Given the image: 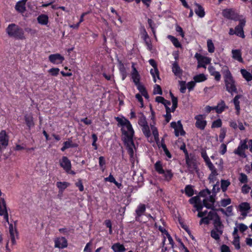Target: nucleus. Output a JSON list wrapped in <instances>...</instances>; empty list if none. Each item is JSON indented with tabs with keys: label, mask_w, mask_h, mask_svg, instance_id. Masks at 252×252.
Segmentation results:
<instances>
[{
	"label": "nucleus",
	"mask_w": 252,
	"mask_h": 252,
	"mask_svg": "<svg viewBox=\"0 0 252 252\" xmlns=\"http://www.w3.org/2000/svg\"><path fill=\"white\" fill-rule=\"evenodd\" d=\"M131 78L133 80V83L135 85H137L140 83V75L135 67L134 64L132 65V72H131Z\"/></svg>",
	"instance_id": "nucleus-17"
},
{
	"label": "nucleus",
	"mask_w": 252,
	"mask_h": 252,
	"mask_svg": "<svg viewBox=\"0 0 252 252\" xmlns=\"http://www.w3.org/2000/svg\"><path fill=\"white\" fill-rule=\"evenodd\" d=\"M55 247L58 248H63V237L57 238L55 239Z\"/></svg>",
	"instance_id": "nucleus-42"
},
{
	"label": "nucleus",
	"mask_w": 252,
	"mask_h": 252,
	"mask_svg": "<svg viewBox=\"0 0 252 252\" xmlns=\"http://www.w3.org/2000/svg\"><path fill=\"white\" fill-rule=\"evenodd\" d=\"M172 71L174 75L178 77L181 78L182 76L183 70L176 62L172 64Z\"/></svg>",
	"instance_id": "nucleus-20"
},
{
	"label": "nucleus",
	"mask_w": 252,
	"mask_h": 252,
	"mask_svg": "<svg viewBox=\"0 0 252 252\" xmlns=\"http://www.w3.org/2000/svg\"><path fill=\"white\" fill-rule=\"evenodd\" d=\"M220 188L219 187V182L218 181L217 183L214 185L213 189L212 190V192L217 194V193L220 192Z\"/></svg>",
	"instance_id": "nucleus-52"
},
{
	"label": "nucleus",
	"mask_w": 252,
	"mask_h": 252,
	"mask_svg": "<svg viewBox=\"0 0 252 252\" xmlns=\"http://www.w3.org/2000/svg\"><path fill=\"white\" fill-rule=\"evenodd\" d=\"M135 86H136L138 90L141 94L147 91L144 86L142 85L141 83L137 85H135Z\"/></svg>",
	"instance_id": "nucleus-57"
},
{
	"label": "nucleus",
	"mask_w": 252,
	"mask_h": 252,
	"mask_svg": "<svg viewBox=\"0 0 252 252\" xmlns=\"http://www.w3.org/2000/svg\"><path fill=\"white\" fill-rule=\"evenodd\" d=\"M111 248L114 252H125L126 251L124 245L119 243L113 244Z\"/></svg>",
	"instance_id": "nucleus-25"
},
{
	"label": "nucleus",
	"mask_w": 252,
	"mask_h": 252,
	"mask_svg": "<svg viewBox=\"0 0 252 252\" xmlns=\"http://www.w3.org/2000/svg\"><path fill=\"white\" fill-rule=\"evenodd\" d=\"M250 209V205L248 202H242L238 206V210L241 212V215L244 217L247 216Z\"/></svg>",
	"instance_id": "nucleus-11"
},
{
	"label": "nucleus",
	"mask_w": 252,
	"mask_h": 252,
	"mask_svg": "<svg viewBox=\"0 0 252 252\" xmlns=\"http://www.w3.org/2000/svg\"><path fill=\"white\" fill-rule=\"evenodd\" d=\"M211 76H214L215 78V80L217 82H219L220 80L221 75L220 72L219 71H216L213 74H212Z\"/></svg>",
	"instance_id": "nucleus-62"
},
{
	"label": "nucleus",
	"mask_w": 252,
	"mask_h": 252,
	"mask_svg": "<svg viewBox=\"0 0 252 252\" xmlns=\"http://www.w3.org/2000/svg\"><path fill=\"white\" fill-rule=\"evenodd\" d=\"M214 229L210 232L211 237L217 241L219 240L220 236L223 233V225L221 222L214 224Z\"/></svg>",
	"instance_id": "nucleus-6"
},
{
	"label": "nucleus",
	"mask_w": 252,
	"mask_h": 252,
	"mask_svg": "<svg viewBox=\"0 0 252 252\" xmlns=\"http://www.w3.org/2000/svg\"><path fill=\"white\" fill-rule=\"evenodd\" d=\"M207 77L203 73H201L196 75H195L193 77V80L195 82V83H199L204 82L207 80Z\"/></svg>",
	"instance_id": "nucleus-34"
},
{
	"label": "nucleus",
	"mask_w": 252,
	"mask_h": 252,
	"mask_svg": "<svg viewBox=\"0 0 252 252\" xmlns=\"http://www.w3.org/2000/svg\"><path fill=\"white\" fill-rule=\"evenodd\" d=\"M6 32L9 36L17 39H24L25 37L22 29L20 28L14 24H10L6 29Z\"/></svg>",
	"instance_id": "nucleus-3"
},
{
	"label": "nucleus",
	"mask_w": 252,
	"mask_h": 252,
	"mask_svg": "<svg viewBox=\"0 0 252 252\" xmlns=\"http://www.w3.org/2000/svg\"><path fill=\"white\" fill-rule=\"evenodd\" d=\"M179 84L180 87V91L181 93L184 94L187 89V85L186 82L184 81H179Z\"/></svg>",
	"instance_id": "nucleus-48"
},
{
	"label": "nucleus",
	"mask_w": 252,
	"mask_h": 252,
	"mask_svg": "<svg viewBox=\"0 0 252 252\" xmlns=\"http://www.w3.org/2000/svg\"><path fill=\"white\" fill-rule=\"evenodd\" d=\"M115 119L118 125L122 126V132L125 135L124 142L125 143H130L131 145H134L133 136L134 131L130 122L124 117L122 118L117 117Z\"/></svg>",
	"instance_id": "nucleus-1"
},
{
	"label": "nucleus",
	"mask_w": 252,
	"mask_h": 252,
	"mask_svg": "<svg viewBox=\"0 0 252 252\" xmlns=\"http://www.w3.org/2000/svg\"><path fill=\"white\" fill-rule=\"evenodd\" d=\"M211 59L207 57H203L200 60H198L197 62V68L203 67L204 68H206V65L210 63Z\"/></svg>",
	"instance_id": "nucleus-21"
},
{
	"label": "nucleus",
	"mask_w": 252,
	"mask_h": 252,
	"mask_svg": "<svg viewBox=\"0 0 252 252\" xmlns=\"http://www.w3.org/2000/svg\"><path fill=\"white\" fill-rule=\"evenodd\" d=\"M146 205L144 204L140 203L135 210V220L138 221L140 218L144 215L146 212Z\"/></svg>",
	"instance_id": "nucleus-12"
},
{
	"label": "nucleus",
	"mask_w": 252,
	"mask_h": 252,
	"mask_svg": "<svg viewBox=\"0 0 252 252\" xmlns=\"http://www.w3.org/2000/svg\"><path fill=\"white\" fill-rule=\"evenodd\" d=\"M8 137L5 130H1L0 132V150L1 151V146L4 148L8 145Z\"/></svg>",
	"instance_id": "nucleus-14"
},
{
	"label": "nucleus",
	"mask_w": 252,
	"mask_h": 252,
	"mask_svg": "<svg viewBox=\"0 0 252 252\" xmlns=\"http://www.w3.org/2000/svg\"><path fill=\"white\" fill-rule=\"evenodd\" d=\"M196 5L197 6V8L194 10L196 14L200 18L204 17L205 13L203 7L197 3L196 4Z\"/></svg>",
	"instance_id": "nucleus-28"
},
{
	"label": "nucleus",
	"mask_w": 252,
	"mask_h": 252,
	"mask_svg": "<svg viewBox=\"0 0 252 252\" xmlns=\"http://www.w3.org/2000/svg\"><path fill=\"white\" fill-rule=\"evenodd\" d=\"M142 131L146 137L149 138L151 136V133L148 125L142 126Z\"/></svg>",
	"instance_id": "nucleus-41"
},
{
	"label": "nucleus",
	"mask_w": 252,
	"mask_h": 252,
	"mask_svg": "<svg viewBox=\"0 0 252 252\" xmlns=\"http://www.w3.org/2000/svg\"><path fill=\"white\" fill-rule=\"evenodd\" d=\"M241 73L243 76V77L247 80L248 82L251 81L252 80V74L248 71L245 69H242L241 70Z\"/></svg>",
	"instance_id": "nucleus-31"
},
{
	"label": "nucleus",
	"mask_w": 252,
	"mask_h": 252,
	"mask_svg": "<svg viewBox=\"0 0 252 252\" xmlns=\"http://www.w3.org/2000/svg\"><path fill=\"white\" fill-rule=\"evenodd\" d=\"M235 31L236 32L235 34L237 36H239L242 38H244L245 37V35L243 28L236 26L235 28Z\"/></svg>",
	"instance_id": "nucleus-40"
},
{
	"label": "nucleus",
	"mask_w": 252,
	"mask_h": 252,
	"mask_svg": "<svg viewBox=\"0 0 252 252\" xmlns=\"http://www.w3.org/2000/svg\"><path fill=\"white\" fill-rule=\"evenodd\" d=\"M250 189L251 188L248 185L245 184L242 187V192L244 194H247L249 192Z\"/></svg>",
	"instance_id": "nucleus-61"
},
{
	"label": "nucleus",
	"mask_w": 252,
	"mask_h": 252,
	"mask_svg": "<svg viewBox=\"0 0 252 252\" xmlns=\"http://www.w3.org/2000/svg\"><path fill=\"white\" fill-rule=\"evenodd\" d=\"M161 147H162L165 155L168 157L169 158H172V155L167 148L166 145L164 143V139H162L161 140Z\"/></svg>",
	"instance_id": "nucleus-36"
},
{
	"label": "nucleus",
	"mask_w": 252,
	"mask_h": 252,
	"mask_svg": "<svg viewBox=\"0 0 252 252\" xmlns=\"http://www.w3.org/2000/svg\"><path fill=\"white\" fill-rule=\"evenodd\" d=\"M214 107L216 112L219 114L222 113L225 109L228 108L225 101L223 100H220V101L218 103L217 106Z\"/></svg>",
	"instance_id": "nucleus-15"
},
{
	"label": "nucleus",
	"mask_w": 252,
	"mask_h": 252,
	"mask_svg": "<svg viewBox=\"0 0 252 252\" xmlns=\"http://www.w3.org/2000/svg\"><path fill=\"white\" fill-rule=\"evenodd\" d=\"M9 231L11 240L13 245L16 244V239L18 237V232L15 226L12 224H9Z\"/></svg>",
	"instance_id": "nucleus-16"
},
{
	"label": "nucleus",
	"mask_w": 252,
	"mask_h": 252,
	"mask_svg": "<svg viewBox=\"0 0 252 252\" xmlns=\"http://www.w3.org/2000/svg\"><path fill=\"white\" fill-rule=\"evenodd\" d=\"M232 58L239 62L243 63V60L242 57V53L240 50L234 49L232 50Z\"/></svg>",
	"instance_id": "nucleus-23"
},
{
	"label": "nucleus",
	"mask_w": 252,
	"mask_h": 252,
	"mask_svg": "<svg viewBox=\"0 0 252 252\" xmlns=\"http://www.w3.org/2000/svg\"><path fill=\"white\" fill-rule=\"evenodd\" d=\"M38 23L41 25H47L49 22V18L47 15L41 14L37 18Z\"/></svg>",
	"instance_id": "nucleus-24"
},
{
	"label": "nucleus",
	"mask_w": 252,
	"mask_h": 252,
	"mask_svg": "<svg viewBox=\"0 0 252 252\" xmlns=\"http://www.w3.org/2000/svg\"><path fill=\"white\" fill-rule=\"evenodd\" d=\"M195 86V82L194 81H191L189 82L187 84V88L189 91H190L193 89Z\"/></svg>",
	"instance_id": "nucleus-58"
},
{
	"label": "nucleus",
	"mask_w": 252,
	"mask_h": 252,
	"mask_svg": "<svg viewBox=\"0 0 252 252\" xmlns=\"http://www.w3.org/2000/svg\"><path fill=\"white\" fill-rule=\"evenodd\" d=\"M75 185L78 188L79 190L80 191H83L84 190V186L83 185L82 181L81 179L78 180V181L75 183Z\"/></svg>",
	"instance_id": "nucleus-56"
},
{
	"label": "nucleus",
	"mask_w": 252,
	"mask_h": 252,
	"mask_svg": "<svg viewBox=\"0 0 252 252\" xmlns=\"http://www.w3.org/2000/svg\"><path fill=\"white\" fill-rule=\"evenodd\" d=\"M186 163L188 168H191L193 169H197V165L196 164V159L195 156L193 154L188 155V158L185 157Z\"/></svg>",
	"instance_id": "nucleus-10"
},
{
	"label": "nucleus",
	"mask_w": 252,
	"mask_h": 252,
	"mask_svg": "<svg viewBox=\"0 0 252 252\" xmlns=\"http://www.w3.org/2000/svg\"><path fill=\"white\" fill-rule=\"evenodd\" d=\"M238 227L240 231L242 233H243L248 229V226L246 224L242 223L239 224Z\"/></svg>",
	"instance_id": "nucleus-60"
},
{
	"label": "nucleus",
	"mask_w": 252,
	"mask_h": 252,
	"mask_svg": "<svg viewBox=\"0 0 252 252\" xmlns=\"http://www.w3.org/2000/svg\"><path fill=\"white\" fill-rule=\"evenodd\" d=\"M208 51L210 53H213L215 51V46L211 39H208L207 41Z\"/></svg>",
	"instance_id": "nucleus-43"
},
{
	"label": "nucleus",
	"mask_w": 252,
	"mask_h": 252,
	"mask_svg": "<svg viewBox=\"0 0 252 252\" xmlns=\"http://www.w3.org/2000/svg\"><path fill=\"white\" fill-rule=\"evenodd\" d=\"M221 72L223 75L226 91L232 95L234 93L237 94L236 83L228 67L223 65L221 67Z\"/></svg>",
	"instance_id": "nucleus-2"
},
{
	"label": "nucleus",
	"mask_w": 252,
	"mask_h": 252,
	"mask_svg": "<svg viewBox=\"0 0 252 252\" xmlns=\"http://www.w3.org/2000/svg\"><path fill=\"white\" fill-rule=\"evenodd\" d=\"M185 193L188 197H191L194 194V190L192 186L187 185L185 188Z\"/></svg>",
	"instance_id": "nucleus-37"
},
{
	"label": "nucleus",
	"mask_w": 252,
	"mask_h": 252,
	"mask_svg": "<svg viewBox=\"0 0 252 252\" xmlns=\"http://www.w3.org/2000/svg\"><path fill=\"white\" fill-rule=\"evenodd\" d=\"M189 201L190 204H194V205H195V204H196L197 203L200 201V199L198 196H195L190 198L189 199Z\"/></svg>",
	"instance_id": "nucleus-51"
},
{
	"label": "nucleus",
	"mask_w": 252,
	"mask_h": 252,
	"mask_svg": "<svg viewBox=\"0 0 252 252\" xmlns=\"http://www.w3.org/2000/svg\"><path fill=\"white\" fill-rule=\"evenodd\" d=\"M170 126L174 129V133L176 137H178L180 135L181 136L185 135L186 132L183 129V125L180 121H178L177 123L172 122Z\"/></svg>",
	"instance_id": "nucleus-9"
},
{
	"label": "nucleus",
	"mask_w": 252,
	"mask_h": 252,
	"mask_svg": "<svg viewBox=\"0 0 252 252\" xmlns=\"http://www.w3.org/2000/svg\"><path fill=\"white\" fill-rule=\"evenodd\" d=\"M150 73H151V75L153 77V81H154V82L155 83H156V81H157L156 77L158 79H160L159 72V71H158V67L157 68H153V69H151V70H150Z\"/></svg>",
	"instance_id": "nucleus-38"
},
{
	"label": "nucleus",
	"mask_w": 252,
	"mask_h": 252,
	"mask_svg": "<svg viewBox=\"0 0 252 252\" xmlns=\"http://www.w3.org/2000/svg\"><path fill=\"white\" fill-rule=\"evenodd\" d=\"M233 206H229L226 208V210L225 211L224 209L222 208H220L219 210L224 215L227 217H230L233 215Z\"/></svg>",
	"instance_id": "nucleus-35"
},
{
	"label": "nucleus",
	"mask_w": 252,
	"mask_h": 252,
	"mask_svg": "<svg viewBox=\"0 0 252 252\" xmlns=\"http://www.w3.org/2000/svg\"><path fill=\"white\" fill-rule=\"evenodd\" d=\"M49 60L53 63L59 64L62 63L63 58L59 54H52L49 56Z\"/></svg>",
	"instance_id": "nucleus-19"
},
{
	"label": "nucleus",
	"mask_w": 252,
	"mask_h": 252,
	"mask_svg": "<svg viewBox=\"0 0 252 252\" xmlns=\"http://www.w3.org/2000/svg\"><path fill=\"white\" fill-rule=\"evenodd\" d=\"M206 116L199 114L194 117L196 120L195 126L196 128L200 130H204L207 126V121L205 120Z\"/></svg>",
	"instance_id": "nucleus-8"
},
{
	"label": "nucleus",
	"mask_w": 252,
	"mask_h": 252,
	"mask_svg": "<svg viewBox=\"0 0 252 252\" xmlns=\"http://www.w3.org/2000/svg\"><path fill=\"white\" fill-rule=\"evenodd\" d=\"M25 120L27 126L29 128L34 126V124L32 115H26L25 116Z\"/></svg>",
	"instance_id": "nucleus-26"
},
{
	"label": "nucleus",
	"mask_w": 252,
	"mask_h": 252,
	"mask_svg": "<svg viewBox=\"0 0 252 252\" xmlns=\"http://www.w3.org/2000/svg\"><path fill=\"white\" fill-rule=\"evenodd\" d=\"M26 1L27 0H22L18 1L15 5L16 10L20 13L24 12L26 10Z\"/></svg>",
	"instance_id": "nucleus-22"
},
{
	"label": "nucleus",
	"mask_w": 252,
	"mask_h": 252,
	"mask_svg": "<svg viewBox=\"0 0 252 252\" xmlns=\"http://www.w3.org/2000/svg\"><path fill=\"white\" fill-rule=\"evenodd\" d=\"M139 120L138 123L139 126L141 127L148 125V123L146 120V117L144 115L143 113L140 112L139 114Z\"/></svg>",
	"instance_id": "nucleus-27"
},
{
	"label": "nucleus",
	"mask_w": 252,
	"mask_h": 252,
	"mask_svg": "<svg viewBox=\"0 0 252 252\" xmlns=\"http://www.w3.org/2000/svg\"><path fill=\"white\" fill-rule=\"evenodd\" d=\"M154 94H159L161 95L162 94V91L161 88L158 85L156 84L154 90Z\"/></svg>",
	"instance_id": "nucleus-55"
},
{
	"label": "nucleus",
	"mask_w": 252,
	"mask_h": 252,
	"mask_svg": "<svg viewBox=\"0 0 252 252\" xmlns=\"http://www.w3.org/2000/svg\"><path fill=\"white\" fill-rule=\"evenodd\" d=\"M203 205L207 209H211L212 210H214V204L211 202L209 203L207 199H204L203 200Z\"/></svg>",
	"instance_id": "nucleus-49"
},
{
	"label": "nucleus",
	"mask_w": 252,
	"mask_h": 252,
	"mask_svg": "<svg viewBox=\"0 0 252 252\" xmlns=\"http://www.w3.org/2000/svg\"><path fill=\"white\" fill-rule=\"evenodd\" d=\"M223 16L229 20L237 21L239 20V15L232 8H226L222 12Z\"/></svg>",
	"instance_id": "nucleus-7"
},
{
	"label": "nucleus",
	"mask_w": 252,
	"mask_h": 252,
	"mask_svg": "<svg viewBox=\"0 0 252 252\" xmlns=\"http://www.w3.org/2000/svg\"><path fill=\"white\" fill-rule=\"evenodd\" d=\"M247 142V139L241 140L237 148L235 149L234 151V153L238 155L240 157L246 158L247 157V155L245 154V151L248 148Z\"/></svg>",
	"instance_id": "nucleus-5"
},
{
	"label": "nucleus",
	"mask_w": 252,
	"mask_h": 252,
	"mask_svg": "<svg viewBox=\"0 0 252 252\" xmlns=\"http://www.w3.org/2000/svg\"><path fill=\"white\" fill-rule=\"evenodd\" d=\"M231 203V200L230 198H228L226 199H222L220 201V206L225 207L227 205L230 204Z\"/></svg>",
	"instance_id": "nucleus-47"
},
{
	"label": "nucleus",
	"mask_w": 252,
	"mask_h": 252,
	"mask_svg": "<svg viewBox=\"0 0 252 252\" xmlns=\"http://www.w3.org/2000/svg\"><path fill=\"white\" fill-rule=\"evenodd\" d=\"M49 72L53 76H56L59 72V69L58 68H53L49 70Z\"/></svg>",
	"instance_id": "nucleus-63"
},
{
	"label": "nucleus",
	"mask_w": 252,
	"mask_h": 252,
	"mask_svg": "<svg viewBox=\"0 0 252 252\" xmlns=\"http://www.w3.org/2000/svg\"><path fill=\"white\" fill-rule=\"evenodd\" d=\"M78 146V145L73 142L71 140H68L65 142H64V150L70 148H76Z\"/></svg>",
	"instance_id": "nucleus-33"
},
{
	"label": "nucleus",
	"mask_w": 252,
	"mask_h": 252,
	"mask_svg": "<svg viewBox=\"0 0 252 252\" xmlns=\"http://www.w3.org/2000/svg\"><path fill=\"white\" fill-rule=\"evenodd\" d=\"M221 252H231L229 247L226 245H222L220 247Z\"/></svg>",
	"instance_id": "nucleus-64"
},
{
	"label": "nucleus",
	"mask_w": 252,
	"mask_h": 252,
	"mask_svg": "<svg viewBox=\"0 0 252 252\" xmlns=\"http://www.w3.org/2000/svg\"><path fill=\"white\" fill-rule=\"evenodd\" d=\"M220 153L221 155H223L224 154H225V153L227 151V146H226V144H224V143L221 144V145L220 146Z\"/></svg>",
	"instance_id": "nucleus-59"
},
{
	"label": "nucleus",
	"mask_w": 252,
	"mask_h": 252,
	"mask_svg": "<svg viewBox=\"0 0 252 252\" xmlns=\"http://www.w3.org/2000/svg\"><path fill=\"white\" fill-rule=\"evenodd\" d=\"M226 129L224 128H222L220 129V133L219 135V140L220 142H222L225 137L226 135Z\"/></svg>",
	"instance_id": "nucleus-50"
},
{
	"label": "nucleus",
	"mask_w": 252,
	"mask_h": 252,
	"mask_svg": "<svg viewBox=\"0 0 252 252\" xmlns=\"http://www.w3.org/2000/svg\"><path fill=\"white\" fill-rule=\"evenodd\" d=\"M211 193V191L210 190H209L208 189H206L201 190L199 193V195L202 197H205L207 195H210Z\"/></svg>",
	"instance_id": "nucleus-53"
},
{
	"label": "nucleus",
	"mask_w": 252,
	"mask_h": 252,
	"mask_svg": "<svg viewBox=\"0 0 252 252\" xmlns=\"http://www.w3.org/2000/svg\"><path fill=\"white\" fill-rule=\"evenodd\" d=\"M230 182L228 180L221 179L220 180V188L223 192H225L228 187L230 185Z\"/></svg>",
	"instance_id": "nucleus-29"
},
{
	"label": "nucleus",
	"mask_w": 252,
	"mask_h": 252,
	"mask_svg": "<svg viewBox=\"0 0 252 252\" xmlns=\"http://www.w3.org/2000/svg\"><path fill=\"white\" fill-rule=\"evenodd\" d=\"M222 122L220 119L214 121L212 125V128L213 127H220L221 126Z\"/></svg>",
	"instance_id": "nucleus-54"
},
{
	"label": "nucleus",
	"mask_w": 252,
	"mask_h": 252,
	"mask_svg": "<svg viewBox=\"0 0 252 252\" xmlns=\"http://www.w3.org/2000/svg\"><path fill=\"white\" fill-rule=\"evenodd\" d=\"M119 69L122 76V79L124 80L127 76V73L125 65L122 62H120Z\"/></svg>",
	"instance_id": "nucleus-30"
},
{
	"label": "nucleus",
	"mask_w": 252,
	"mask_h": 252,
	"mask_svg": "<svg viewBox=\"0 0 252 252\" xmlns=\"http://www.w3.org/2000/svg\"><path fill=\"white\" fill-rule=\"evenodd\" d=\"M167 38L171 41V42L175 47L180 48L182 47L181 44L179 41L178 39L175 37L171 35H168Z\"/></svg>",
	"instance_id": "nucleus-32"
},
{
	"label": "nucleus",
	"mask_w": 252,
	"mask_h": 252,
	"mask_svg": "<svg viewBox=\"0 0 252 252\" xmlns=\"http://www.w3.org/2000/svg\"><path fill=\"white\" fill-rule=\"evenodd\" d=\"M239 180L241 183L246 184L248 182V177L245 174L241 173L240 174Z\"/></svg>",
	"instance_id": "nucleus-46"
},
{
	"label": "nucleus",
	"mask_w": 252,
	"mask_h": 252,
	"mask_svg": "<svg viewBox=\"0 0 252 252\" xmlns=\"http://www.w3.org/2000/svg\"><path fill=\"white\" fill-rule=\"evenodd\" d=\"M151 128L152 129L153 134L154 135L155 139L156 141L157 142V144L158 145V146L159 147V145L158 143V141L159 140L158 130L157 128L156 127H155L154 126H151Z\"/></svg>",
	"instance_id": "nucleus-45"
},
{
	"label": "nucleus",
	"mask_w": 252,
	"mask_h": 252,
	"mask_svg": "<svg viewBox=\"0 0 252 252\" xmlns=\"http://www.w3.org/2000/svg\"><path fill=\"white\" fill-rule=\"evenodd\" d=\"M155 170L159 174L163 175L164 180L169 182L173 177V174L171 170H164L163 169L162 163L160 160H158L154 165Z\"/></svg>",
	"instance_id": "nucleus-4"
},
{
	"label": "nucleus",
	"mask_w": 252,
	"mask_h": 252,
	"mask_svg": "<svg viewBox=\"0 0 252 252\" xmlns=\"http://www.w3.org/2000/svg\"><path fill=\"white\" fill-rule=\"evenodd\" d=\"M64 171L68 174L74 175L76 172L71 170V164L70 160L66 157H64Z\"/></svg>",
	"instance_id": "nucleus-13"
},
{
	"label": "nucleus",
	"mask_w": 252,
	"mask_h": 252,
	"mask_svg": "<svg viewBox=\"0 0 252 252\" xmlns=\"http://www.w3.org/2000/svg\"><path fill=\"white\" fill-rule=\"evenodd\" d=\"M207 217L210 220H213V225L222 222L220 217L216 212L210 211Z\"/></svg>",
	"instance_id": "nucleus-18"
},
{
	"label": "nucleus",
	"mask_w": 252,
	"mask_h": 252,
	"mask_svg": "<svg viewBox=\"0 0 252 252\" xmlns=\"http://www.w3.org/2000/svg\"><path fill=\"white\" fill-rule=\"evenodd\" d=\"M98 163L100 168L102 172H104L105 170L106 167V160L104 157L100 156L98 158Z\"/></svg>",
	"instance_id": "nucleus-39"
},
{
	"label": "nucleus",
	"mask_w": 252,
	"mask_h": 252,
	"mask_svg": "<svg viewBox=\"0 0 252 252\" xmlns=\"http://www.w3.org/2000/svg\"><path fill=\"white\" fill-rule=\"evenodd\" d=\"M73 50V47L66 49V52L68 53V56L72 60H74L76 59V52L74 51Z\"/></svg>",
	"instance_id": "nucleus-44"
}]
</instances>
